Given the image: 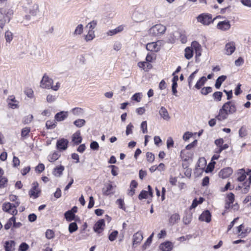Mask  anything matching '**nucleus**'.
<instances>
[{
    "label": "nucleus",
    "mask_w": 251,
    "mask_h": 251,
    "mask_svg": "<svg viewBox=\"0 0 251 251\" xmlns=\"http://www.w3.org/2000/svg\"><path fill=\"white\" fill-rule=\"evenodd\" d=\"M141 128L143 133H147V123L146 121H143L142 122L141 124Z\"/></svg>",
    "instance_id": "nucleus-54"
},
{
    "label": "nucleus",
    "mask_w": 251,
    "mask_h": 251,
    "mask_svg": "<svg viewBox=\"0 0 251 251\" xmlns=\"http://www.w3.org/2000/svg\"><path fill=\"white\" fill-rule=\"evenodd\" d=\"M149 195L148 192L145 190H142L140 193L138 198L140 200H142L143 199H146L148 198V195Z\"/></svg>",
    "instance_id": "nucleus-50"
},
{
    "label": "nucleus",
    "mask_w": 251,
    "mask_h": 251,
    "mask_svg": "<svg viewBox=\"0 0 251 251\" xmlns=\"http://www.w3.org/2000/svg\"><path fill=\"white\" fill-rule=\"evenodd\" d=\"M78 227L75 222L71 223L69 226V231L72 233L77 230Z\"/></svg>",
    "instance_id": "nucleus-38"
},
{
    "label": "nucleus",
    "mask_w": 251,
    "mask_h": 251,
    "mask_svg": "<svg viewBox=\"0 0 251 251\" xmlns=\"http://www.w3.org/2000/svg\"><path fill=\"white\" fill-rule=\"evenodd\" d=\"M4 36L6 43H10L13 38V33L9 30H7L5 32Z\"/></svg>",
    "instance_id": "nucleus-36"
},
{
    "label": "nucleus",
    "mask_w": 251,
    "mask_h": 251,
    "mask_svg": "<svg viewBox=\"0 0 251 251\" xmlns=\"http://www.w3.org/2000/svg\"><path fill=\"white\" fill-rule=\"evenodd\" d=\"M95 37L94 31L92 30H89L88 34L86 35L85 40L87 41L93 40Z\"/></svg>",
    "instance_id": "nucleus-41"
},
{
    "label": "nucleus",
    "mask_w": 251,
    "mask_h": 251,
    "mask_svg": "<svg viewBox=\"0 0 251 251\" xmlns=\"http://www.w3.org/2000/svg\"><path fill=\"white\" fill-rule=\"evenodd\" d=\"M142 93H137L132 96L131 100L137 102H140L142 98Z\"/></svg>",
    "instance_id": "nucleus-43"
},
{
    "label": "nucleus",
    "mask_w": 251,
    "mask_h": 251,
    "mask_svg": "<svg viewBox=\"0 0 251 251\" xmlns=\"http://www.w3.org/2000/svg\"><path fill=\"white\" fill-rule=\"evenodd\" d=\"M232 172V169L231 168L227 167L221 170L219 173V176L222 178H226L229 176Z\"/></svg>",
    "instance_id": "nucleus-14"
},
{
    "label": "nucleus",
    "mask_w": 251,
    "mask_h": 251,
    "mask_svg": "<svg viewBox=\"0 0 251 251\" xmlns=\"http://www.w3.org/2000/svg\"><path fill=\"white\" fill-rule=\"evenodd\" d=\"M5 251H14L15 250V242L13 240L7 241L4 244Z\"/></svg>",
    "instance_id": "nucleus-19"
},
{
    "label": "nucleus",
    "mask_w": 251,
    "mask_h": 251,
    "mask_svg": "<svg viewBox=\"0 0 251 251\" xmlns=\"http://www.w3.org/2000/svg\"><path fill=\"white\" fill-rule=\"evenodd\" d=\"M159 248L162 251H171L173 248V245L171 242L167 241L161 244Z\"/></svg>",
    "instance_id": "nucleus-20"
},
{
    "label": "nucleus",
    "mask_w": 251,
    "mask_h": 251,
    "mask_svg": "<svg viewBox=\"0 0 251 251\" xmlns=\"http://www.w3.org/2000/svg\"><path fill=\"white\" fill-rule=\"evenodd\" d=\"M143 239V235L141 233L137 232L133 235V246L140 244Z\"/></svg>",
    "instance_id": "nucleus-16"
},
{
    "label": "nucleus",
    "mask_w": 251,
    "mask_h": 251,
    "mask_svg": "<svg viewBox=\"0 0 251 251\" xmlns=\"http://www.w3.org/2000/svg\"><path fill=\"white\" fill-rule=\"evenodd\" d=\"M244 63V59L241 57H239L235 61V65L236 66H240Z\"/></svg>",
    "instance_id": "nucleus-63"
},
{
    "label": "nucleus",
    "mask_w": 251,
    "mask_h": 251,
    "mask_svg": "<svg viewBox=\"0 0 251 251\" xmlns=\"http://www.w3.org/2000/svg\"><path fill=\"white\" fill-rule=\"evenodd\" d=\"M198 70H196L195 71H194L192 74L190 75L189 76L188 79V85L190 87L191 83L194 79L195 75L196 74L198 73Z\"/></svg>",
    "instance_id": "nucleus-44"
},
{
    "label": "nucleus",
    "mask_w": 251,
    "mask_h": 251,
    "mask_svg": "<svg viewBox=\"0 0 251 251\" xmlns=\"http://www.w3.org/2000/svg\"><path fill=\"white\" fill-rule=\"evenodd\" d=\"M193 55V50L192 47H187L185 50V57L187 59H191Z\"/></svg>",
    "instance_id": "nucleus-28"
},
{
    "label": "nucleus",
    "mask_w": 251,
    "mask_h": 251,
    "mask_svg": "<svg viewBox=\"0 0 251 251\" xmlns=\"http://www.w3.org/2000/svg\"><path fill=\"white\" fill-rule=\"evenodd\" d=\"M235 50V43L232 41L226 44L225 46L226 54L229 55L232 54Z\"/></svg>",
    "instance_id": "nucleus-13"
},
{
    "label": "nucleus",
    "mask_w": 251,
    "mask_h": 251,
    "mask_svg": "<svg viewBox=\"0 0 251 251\" xmlns=\"http://www.w3.org/2000/svg\"><path fill=\"white\" fill-rule=\"evenodd\" d=\"M68 116L67 111H61L55 115V120L57 122H61L65 120Z\"/></svg>",
    "instance_id": "nucleus-15"
},
{
    "label": "nucleus",
    "mask_w": 251,
    "mask_h": 251,
    "mask_svg": "<svg viewBox=\"0 0 251 251\" xmlns=\"http://www.w3.org/2000/svg\"><path fill=\"white\" fill-rule=\"evenodd\" d=\"M86 121L84 119H77L74 122V124L78 127H82L85 125Z\"/></svg>",
    "instance_id": "nucleus-37"
},
{
    "label": "nucleus",
    "mask_w": 251,
    "mask_h": 251,
    "mask_svg": "<svg viewBox=\"0 0 251 251\" xmlns=\"http://www.w3.org/2000/svg\"><path fill=\"white\" fill-rule=\"evenodd\" d=\"M65 218L68 222H71L75 219V215L71 211H67L64 214Z\"/></svg>",
    "instance_id": "nucleus-29"
},
{
    "label": "nucleus",
    "mask_w": 251,
    "mask_h": 251,
    "mask_svg": "<svg viewBox=\"0 0 251 251\" xmlns=\"http://www.w3.org/2000/svg\"><path fill=\"white\" fill-rule=\"evenodd\" d=\"M174 142L172 137H169L167 140V147L168 149L174 147Z\"/></svg>",
    "instance_id": "nucleus-58"
},
{
    "label": "nucleus",
    "mask_w": 251,
    "mask_h": 251,
    "mask_svg": "<svg viewBox=\"0 0 251 251\" xmlns=\"http://www.w3.org/2000/svg\"><path fill=\"white\" fill-rule=\"evenodd\" d=\"M57 99V97L55 95L49 94L47 96V101L49 103L55 101Z\"/></svg>",
    "instance_id": "nucleus-49"
},
{
    "label": "nucleus",
    "mask_w": 251,
    "mask_h": 251,
    "mask_svg": "<svg viewBox=\"0 0 251 251\" xmlns=\"http://www.w3.org/2000/svg\"><path fill=\"white\" fill-rule=\"evenodd\" d=\"M166 30V26L161 24H157L150 29L149 33L152 36H158L163 34Z\"/></svg>",
    "instance_id": "nucleus-6"
},
{
    "label": "nucleus",
    "mask_w": 251,
    "mask_h": 251,
    "mask_svg": "<svg viewBox=\"0 0 251 251\" xmlns=\"http://www.w3.org/2000/svg\"><path fill=\"white\" fill-rule=\"evenodd\" d=\"M192 46L193 48H194L196 55L200 56L201 55V46L197 42H193L192 43Z\"/></svg>",
    "instance_id": "nucleus-34"
},
{
    "label": "nucleus",
    "mask_w": 251,
    "mask_h": 251,
    "mask_svg": "<svg viewBox=\"0 0 251 251\" xmlns=\"http://www.w3.org/2000/svg\"><path fill=\"white\" fill-rule=\"evenodd\" d=\"M53 80L50 78L46 74H44L40 81V86L42 88L50 89L53 84Z\"/></svg>",
    "instance_id": "nucleus-7"
},
{
    "label": "nucleus",
    "mask_w": 251,
    "mask_h": 251,
    "mask_svg": "<svg viewBox=\"0 0 251 251\" xmlns=\"http://www.w3.org/2000/svg\"><path fill=\"white\" fill-rule=\"evenodd\" d=\"M239 136L241 137H245L247 134L245 128L242 127L239 130Z\"/></svg>",
    "instance_id": "nucleus-61"
},
{
    "label": "nucleus",
    "mask_w": 251,
    "mask_h": 251,
    "mask_svg": "<svg viewBox=\"0 0 251 251\" xmlns=\"http://www.w3.org/2000/svg\"><path fill=\"white\" fill-rule=\"evenodd\" d=\"M251 184V177L249 178L248 180L245 181L242 186L239 185L237 188L236 190H241V192L243 194L247 193L250 189V185Z\"/></svg>",
    "instance_id": "nucleus-9"
},
{
    "label": "nucleus",
    "mask_w": 251,
    "mask_h": 251,
    "mask_svg": "<svg viewBox=\"0 0 251 251\" xmlns=\"http://www.w3.org/2000/svg\"><path fill=\"white\" fill-rule=\"evenodd\" d=\"M113 188L114 187L111 184L107 185L106 189H103L102 192L103 195L108 196L111 194H113L114 192L112 191Z\"/></svg>",
    "instance_id": "nucleus-27"
},
{
    "label": "nucleus",
    "mask_w": 251,
    "mask_h": 251,
    "mask_svg": "<svg viewBox=\"0 0 251 251\" xmlns=\"http://www.w3.org/2000/svg\"><path fill=\"white\" fill-rule=\"evenodd\" d=\"M146 49L147 50L151 51H157L159 49V47L156 42H151L147 44Z\"/></svg>",
    "instance_id": "nucleus-22"
},
{
    "label": "nucleus",
    "mask_w": 251,
    "mask_h": 251,
    "mask_svg": "<svg viewBox=\"0 0 251 251\" xmlns=\"http://www.w3.org/2000/svg\"><path fill=\"white\" fill-rule=\"evenodd\" d=\"M206 80L207 79L205 76H202L196 83L195 86V88L200 89L204 84Z\"/></svg>",
    "instance_id": "nucleus-30"
},
{
    "label": "nucleus",
    "mask_w": 251,
    "mask_h": 251,
    "mask_svg": "<svg viewBox=\"0 0 251 251\" xmlns=\"http://www.w3.org/2000/svg\"><path fill=\"white\" fill-rule=\"evenodd\" d=\"M29 248L28 245L25 243H22L19 247V251H26Z\"/></svg>",
    "instance_id": "nucleus-56"
},
{
    "label": "nucleus",
    "mask_w": 251,
    "mask_h": 251,
    "mask_svg": "<svg viewBox=\"0 0 251 251\" xmlns=\"http://www.w3.org/2000/svg\"><path fill=\"white\" fill-rule=\"evenodd\" d=\"M211 214L208 210H206L200 215L199 217L200 220L201 221H205L209 223L211 221Z\"/></svg>",
    "instance_id": "nucleus-17"
},
{
    "label": "nucleus",
    "mask_w": 251,
    "mask_h": 251,
    "mask_svg": "<svg viewBox=\"0 0 251 251\" xmlns=\"http://www.w3.org/2000/svg\"><path fill=\"white\" fill-rule=\"evenodd\" d=\"M230 22L228 20L219 22L217 25V29L222 31L228 30L230 29Z\"/></svg>",
    "instance_id": "nucleus-8"
},
{
    "label": "nucleus",
    "mask_w": 251,
    "mask_h": 251,
    "mask_svg": "<svg viewBox=\"0 0 251 251\" xmlns=\"http://www.w3.org/2000/svg\"><path fill=\"white\" fill-rule=\"evenodd\" d=\"M223 96V93L220 91H217L213 94V97L214 100L217 101H221L222 97Z\"/></svg>",
    "instance_id": "nucleus-40"
},
{
    "label": "nucleus",
    "mask_w": 251,
    "mask_h": 251,
    "mask_svg": "<svg viewBox=\"0 0 251 251\" xmlns=\"http://www.w3.org/2000/svg\"><path fill=\"white\" fill-rule=\"evenodd\" d=\"M30 132V128L28 127H25L22 130L21 135L22 137L26 136Z\"/></svg>",
    "instance_id": "nucleus-62"
},
{
    "label": "nucleus",
    "mask_w": 251,
    "mask_h": 251,
    "mask_svg": "<svg viewBox=\"0 0 251 251\" xmlns=\"http://www.w3.org/2000/svg\"><path fill=\"white\" fill-rule=\"evenodd\" d=\"M13 10L8 7L0 8V27L3 28L6 24L8 23L11 19Z\"/></svg>",
    "instance_id": "nucleus-2"
},
{
    "label": "nucleus",
    "mask_w": 251,
    "mask_h": 251,
    "mask_svg": "<svg viewBox=\"0 0 251 251\" xmlns=\"http://www.w3.org/2000/svg\"><path fill=\"white\" fill-rule=\"evenodd\" d=\"M83 30V26L82 24L78 25L75 28L74 32H73V35L74 36L80 35Z\"/></svg>",
    "instance_id": "nucleus-33"
},
{
    "label": "nucleus",
    "mask_w": 251,
    "mask_h": 251,
    "mask_svg": "<svg viewBox=\"0 0 251 251\" xmlns=\"http://www.w3.org/2000/svg\"><path fill=\"white\" fill-rule=\"evenodd\" d=\"M54 232L50 229H48L47 230L46 232V237L49 239H50L54 237Z\"/></svg>",
    "instance_id": "nucleus-52"
},
{
    "label": "nucleus",
    "mask_w": 251,
    "mask_h": 251,
    "mask_svg": "<svg viewBox=\"0 0 251 251\" xmlns=\"http://www.w3.org/2000/svg\"><path fill=\"white\" fill-rule=\"evenodd\" d=\"M20 204V201H16L14 203L5 202L2 204V210L13 216L16 215L18 213L16 208L19 206Z\"/></svg>",
    "instance_id": "nucleus-4"
},
{
    "label": "nucleus",
    "mask_w": 251,
    "mask_h": 251,
    "mask_svg": "<svg viewBox=\"0 0 251 251\" xmlns=\"http://www.w3.org/2000/svg\"><path fill=\"white\" fill-rule=\"evenodd\" d=\"M118 234V232L117 230H114L109 235L108 239L110 241H114Z\"/></svg>",
    "instance_id": "nucleus-45"
},
{
    "label": "nucleus",
    "mask_w": 251,
    "mask_h": 251,
    "mask_svg": "<svg viewBox=\"0 0 251 251\" xmlns=\"http://www.w3.org/2000/svg\"><path fill=\"white\" fill-rule=\"evenodd\" d=\"M237 180L240 182L243 181L247 176V173L244 169H240L237 173Z\"/></svg>",
    "instance_id": "nucleus-24"
},
{
    "label": "nucleus",
    "mask_w": 251,
    "mask_h": 251,
    "mask_svg": "<svg viewBox=\"0 0 251 251\" xmlns=\"http://www.w3.org/2000/svg\"><path fill=\"white\" fill-rule=\"evenodd\" d=\"M32 188L29 192V195L30 197L37 198L39 197L38 194L40 191L38 189V183L37 182H34L32 184Z\"/></svg>",
    "instance_id": "nucleus-12"
},
{
    "label": "nucleus",
    "mask_w": 251,
    "mask_h": 251,
    "mask_svg": "<svg viewBox=\"0 0 251 251\" xmlns=\"http://www.w3.org/2000/svg\"><path fill=\"white\" fill-rule=\"evenodd\" d=\"M116 204L118 205V206L120 208L125 210V207H124V201L122 199H118L116 201Z\"/></svg>",
    "instance_id": "nucleus-57"
},
{
    "label": "nucleus",
    "mask_w": 251,
    "mask_h": 251,
    "mask_svg": "<svg viewBox=\"0 0 251 251\" xmlns=\"http://www.w3.org/2000/svg\"><path fill=\"white\" fill-rule=\"evenodd\" d=\"M124 29V26L123 25H119L115 29H111L107 31V34L108 36H112L122 31Z\"/></svg>",
    "instance_id": "nucleus-25"
},
{
    "label": "nucleus",
    "mask_w": 251,
    "mask_h": 251,
    "mask_svg": "<svg viewBox=\"0 0 251 251\" xmlns=\"http://www.w3.org/2000/svg\"><path fill=\"white\" fill-rule=\"evenodd\" d=\"M83 109L79 107H75L72 109V112L74 115H80L83 114Z\"/></svg>",
    "instance_id": "nucleus-48"
},
{
    "label": "nucleus",
    "mask_w": 251,
    "mask_h": 251,
    "mask_svg": "<svg viewBox=\"0 0 251 251\" xmlns=\"http://www.w3.org/2000/svg\"><path fill=\"white\" fill-rule=\"evenodd\" d=\"M46 126L48 129H53L56 126L55 122L51 120L47 121Z\"/></svg>",
    "instance_id": "nucleus-42"
},
{
    "label": "nucleus",
    "mask_w": 251,
    "mask_h": 251,
    "mask_svg": "<svg viewBox=\"0 0 251 251\" xmlns=\"http://www.w3.org/2000/svg\"><path fill=\"white\" fill-rule=\"evenodd\" d=\"M236 110V106L233 101H227L219 109L218 114L216 116V118L220 121H224L227 119L229 115L234 114Z\"/></svg>",
    "instance_id": "nucleus-1"
},
{
    "label": "nucleus",
    "mask_w": 251,
    "mask_h": 251,
    "mask_svg": "<svg viewBox=\"0 0 251 251\" xmlns=\"http://www.w3.org/2000/svg\"><path fill=\"white\" fill-rule=\"evenodd\" d=\"M73 142L76 145H78L81 142L82 138L80 135V133H75L73 136Z\"/></svg>",
    "instance_id": "nucleus-32"
},
{
    "label": "nucleus",
    "mask_w": 251,
    "mask_h": 251,
    "mask_svg": "<svg viewBox=\"0 0 251 251\" xmlns=\"http://www.w3.org/2000/svg\"><path fill=\"white\" fill-rule=\"evenodd\" d=\"M226 76L221 75L218 77L216 81L215 86L217 89H219L222 84V83L226 79Z\"/></svg>",
    "instance_id": "nucleus-26"
},
{
    "label": "nucleus",
    "mask_w": 251,
    "mask_h": 251,
    "mask_svg": "<svg viewBox=\"0 0 251 251\" xmlns=\"http://www.w3.org/2000/svg\"><path fill=\"white\" fill-rule=\"evenodd\" d=\"M147 160L148 162L151 163L154 160V155L151 152H148L146 153Z\"/></svg>",
    "instance_id": "nucleus-51"
},
{
    "label": "nucleus",
    "mask_w": 251,
    "mask_h": 251,
    "mask_svg": "<svg viewBox=\"0 0 251 251\" xmlns=\"http://www.w3.org/2000/svg\"><path fill=\"white\" fill-rule=\"evenodd\" d=\"M59 155L57 152H54L52 154L48 156V160L50 162H53L55 160H57L59 157Z\"/></svg>",
    "instance_id": "nucleus-39"
},
{
    "label": "nucleus",
    "mask_w": 251,
    "mask_h": 251,
    "mask_svg": "<svg viewBox=\"0 0 251 251\" xmlns=\"http://www.w3.org/2000/svg\"><path fill=\"white\" fill-rule=\"evenodd\" d=\"M191 221V216L190 215H186L183 218V222L185 225L189 224Z\"/></svg>",
    "instance_id": "nucleus-55"
},
{
    "label": "nucleus",
    "mask_w": 251,
    "mask_h": 251,
    "mask_svg": "<svg viewBox=\"0 0 251 251\" xmlns=\"http://www.w3.org/2000/svg\"><path fill=\"white\" fill-rule=\"evenodd\" d=\"M234 201V195L233 193H230L226 196V202L225 204V208L228 209L231 206V204Z\"/></svg>",
    "instance_id": "nucleus-18"
},
{
    "label": "nucleus",
    "mask_w": 251,
    "mask_h": 251,
    "mask_svg": "<svg viewBox=\"0 0 251 251\" xmlns=\"http://www.w3.org/2000/svg\"><path fill=\"white\" fill-rule=\"evenodd\" d=\"M132 18L135 22H142L147 19L143 7L136 8L132 14Z\"/></svg>",
    "instance_id": "nucleus-5"
},
{
    "label": "nucleus",
    "mask_w": 251,
    "mask_h": 251,
    "mask_svg": "<svg viewBox=\"0 0 251 251\" xmlns=\"http://www.w3.org/2000/svg\"><path fill=\"white\" fill-rule=\"evenodd\" d=\"M64 167L63 166L60 165L54 168V171L53 172V174L55 176H60L62 175V172L64 171Z\"/></svg>",
    "instance_id": "nucleus-31"
},
{
    "label": "nucleus",
    "mask_w": 251,
    "mask_h": 251,
    "mask_svg": "<svg viewBox=\"0 0 251 251\" xmlns=\"http://www.w3.org/2000/svg\"><path fill=\"white\" fill-rule=\"evenodd\" d=\"M180 220V216L177 213L172 214L169 219V223L171 226L174 225Z\"/></svg>",
    "instance_id": "nucleus-23"
},
{
    "label": "nucleus",
    "mask_w": 251,
    "mask_h": 251,
    "mask_svg": "<svg viewBox=\"0 0 251 251\" xmlns=\"http://www.w3.org/2000/svg\"><path fill=\"white\" fill-rule=\"evenodd\" d=\"M97 24V22L96 21H93L88 23L87 25V27H89V30H92L96 27Z\"/></svg>",
    "instance_id": "nucleus-60"
},
{
    "label": "nucleus",
    "mask_w": 251,
    "mask_h": 251,
    "mask_svg": "<svg viewBox=\"0 0 251 251\" xmlns=\"http://www.w3.org/2000/svg\"><path fill=\"white\" fill-rule=\"evenodd\" d=\"M212 91V88L211 87H206L202 88L201 90V93L203 95H206L211 93Z\"/></svg>",
    "instance_id": "nucleus-46"
},
{
    "label": "nucleus",
    "mask_w": 251,
    "mask_h": 251,
    "mask_svg": "<svg viewBox=\"0 0 251 251\" xmlns=\"http://www.w3.org/2000/svg\"><path fill=\"white\" fill-rule=\"evenodd\" d=\"M90 148L93 150H98L99 148V144L96 141H93L90 144Z\"/></svg>",
    "instance_id": "nucleus-59"
},
{
    "label": "nucleus",
    "mask_w": 251,
    "mask_h": 251,
    "mask_svg": "<svg viewBox=\"0 0 251 251\" xmlns=\"http://www.w3.org/2000/svg\"><path fill=\"white\" fill-rule=\"evenodd\" d=\"M220 17L221 16H219L212 19V16L211 14L208 13H202L199 15L197 17V19L198 22L201 23L203 25H208L211 23H212L216 19Z\"/></svg>",
    "instance_id": "nucleus-3"
},
{
    "label": "nucleus",
    "mask_w": 251,
    "mask_h": 251,
    "mask_svg": "<svg viewBox=\"0 0 251 251\" xmlns=\"http://www.w3.org/2000/svg\"><path fill=\"white\" fill-rule=\"evenodd\" d=\"M68 141L64 138L58 140L56 143L57 149L61 151L66 150L68 147Z\"/></svg>",
    "instance_id": "nucleus-10"
},
{
    "label": "nucleus",
    "mask_w": 251,
    "mask_h": 251,
    "mask_svg": "<svg viewBox=\"0 0 251 251\" xmlns=\"http://www.w3.org/2000/svg\"><path fill=\"white\" fill-rule=\"evenodd\" d=\"M104 226L105 222L104 220H99L94 226V230L98 233H100L103 231Z\"/></svg>",
    "instance_id": "nucleus-11"
},
{
    "label": "nucleus",
    "mask_w": 251,
    "mask_h": 251,
    "mask_svg": "<svg viewBox=\"0 0 251 251\" xmlns=\"http://www.w3.org/2000/svg\"><path fill=\"white\" fill-rule=\"evenodd\" d=\"M133 126L132 125L131 123L129 124L126 127V134L127 136H128L129 134H132L133 131L132 129L133 128Z\"/></svg>",
    "instance_id": "nucleus-47"
},
{
    "label": "nucleus",
    "mask_w": 251,
    "mask_h": 251,
    "mask_svg": "<svg viewBox=\"0 0 251 251\" xmlns=\"http://www.w3.org/2000/svg\"><path fill=\"white\" fill-rule=\"evenodd\" d=\"M15 220L16 218L14 217V216H13L9 219L7 223L4 225V228L6 230L9 229L12 225L13 226V222H15Z\"/></svg>",
    "instance_id": "nucleus-35"
},
{
    "label": "nucleus",
    "mask_w": 251,
    "mask_h": 251,
    "mask_svg": "<svg viewBox=\"0 0 251 251\" xmlns=\"http://www.w3.org/2000/svg\"><path fill=\"white\" fill-rule=\"evenodd\" d=\"M33 118V117L32 115H28L27 116L24 118L23 122L25 124H28L32 121Z\"/></svg>",
    "instance_id": "nucleus-53"
},
{
    "label": "nucleus",
    "mask_w": 251,
    "mask_h": 251,
    "mask_svg": "<svg viewBox=\"0 0 251 251\" xmlns=\"http://www.w3.org/2000/svg\"><path fill=\"white\" fill-rule=\"evenodd\" d=\"M241 2L245 6L251 7V0H241Z\"/></svg>",
    "instance_id": "nucleus-64"
},
{
    "label": "nucleus",
    "mask_w": 251,
    "mask_h": 251,
    "mask_svg": "<svg viewBox=\"0 0 251 251\" xmlns=\"http://www.w3.org/2000/svg\"><path fill=\"white\" fill-rule=\"evenodd\" d=\"M159 114L161 116V117L164 120L168 121L170 119V117L169 116V113H168V112L167 109L165 107L161 106L160 108V109L159 110Z\"/></svg>",
    "instance_id": "nucleus-21"
}]
</instances>
